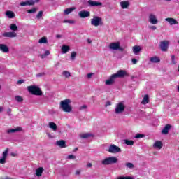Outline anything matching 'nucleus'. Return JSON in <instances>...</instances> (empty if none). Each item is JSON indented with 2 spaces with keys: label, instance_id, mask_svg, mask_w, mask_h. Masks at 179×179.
<instances>
[{
  "label": "nucleus",
  "instance_id": "16",
  "mask_svg": "<svg viewBox=\"0 0 179 179\" xmlns=\"http://www.w3.org/2000/svg\"><path fill=\"white\" fill-rule=\"evenodd\" d=\"M87 3L89 6L93 7V6H101L103 3L101 2L93 1V0H89L87 1Z\"/></svg>",
  "mask_w": 179,
  "mask_h": 179
},
{
  "label": "nucleus",
  "instance_id": "1",
  "mask_svg": "<svg viewBox=\"0 0 179 179\" xmlns=\"http://www.w3.org/2000/svg\"><path fill=\"white\" fill-rule=\"evenodd\" d=\"M71 101L69 99H66L60 102L59 109L62 110L64 113H71L72 106L71 105Z\"/></svg>",
  "mask_w": 179,
  "mask_h": 179
},
{
  "label": "nucleus",
  "instance_id": "5",
  "mask_svg": "<svg viewBox=\"0 0 179 179\" xmlns=\"http://www.w3.org/2000/svg\"><path fill=\"white\" fill-rule=\"evenodd\" d=\"M91 24L92 26H103V19L99 16H94L92 19H91Z\"/></svg>",
  "mask_w": 179,
  "mask_h": 179
},
{
  "label": "nucleus",
  "instance_id": "12",
  "mask_svg": "<svg viewBox=\"0 0 179 179\" xmlns=\"http://www.w3.org/2000/svg\"><path fill=\"white\" fill-rule=\"evenodd\" d=\"M117 78H124L128 76V73L125 70H119L117 73L113 74Z\"/></svg>",
  "mask_w": 179,
  "mask_h": 179
},
{
  "label": "nucleus",
  "instance_id": "18",
  "mask_svg": "<svg viewBox=\"0 0 179 179\" xmlns=\"http://www.w3.org/2000/svg\"><path fill=\"white\" fill-rule=\"evenodd\" d=\"M171 129V124H166L162 131V135H167L169 134V131Z\"/></svg>",
  "mask_w": 179,
  "mask_h": 179
},
{
  "label": "nucleus",
  "instance_id": "22",
  "mask_svg": "<svg viewBox=\"0 0 179 179\" xmlns=\"http://www.w3.org/2000/svg\"><path fill=\"white\" fill-rule=\"evenodd\" d=\"M153 148L155 149H162L163 148V143L160 141H157L154 144H153Z\"/></svg>",
  "mask_w": 179,
  "mask_h": 179
},
{
  "label": "nucleus",
  "instance_id": "47",
  "mask_svg": "<svg viewBox=\"0 0 179 179\" xmlns=\"http://www.w3.org/2000/svg\"><path fill=\"white\" fill-rule=\"evenodd\" d=\"M171 58L172 64L176 65V64H177V62H176V56L175 55H171Z\"/></svg>",
  "mask_w": 179,
  "mask_h": 179
},
{
  "label": "nucleus",
  "instance_id": "4",
  "mask_svg": "<svg viewBox=\"0 0 179 179\" xmlns=\"http://www.w3.org/2000/svg\"><path fill=\"white\" fill-rule=\"evenodd\" d=\"M125 111V103L123 101L116 104L115 108V114H122Z\"/></svg>",
  "mask_w": 179,
  "mask_h": 179
},
{
  "label": "nucleus",
  "instance_id": "41",
  "mask_svg": "<svg viewBox=\"0 0 179 179\" xmlns=\"http://www.w3.org/2000/svg\"><path fill=\"white\" fill-rule=\"evenodd\" d=\"M76 57V52H72L71 55V59L72 61H75Z\"/></svg>",
  "mask_w": 179,
  "mask_h": 179
},
{
  "label": "nucleus",
  "instance_id": "53",
  "mask_svg": "<svg viewBox=\"0 0 179 179\" xmlns=\"http://www.w3.org/2000/svg\"><path fill=\"white\" fill-rule=\"evenodd\" d=\"M44 55H45V57H47V56L50 55V51L49 50H45Z\"/></svg>",
  "mask_w": 179,
  "mask_h": 179
},
{
  "label": "nucleus",
  "instance_id": "63",
  "mask_svg": "<svg viewBox=\"0 0 179 179\" xmlns=\"http://www.w3.org/2000/svg\"><path fill=\"white\" fill-rule=\"evenodd\" d=\"M2 111H3V107H0V113H2Z\"/></svg>",
  "mask_w": 179,
  "mask_h": 179
},
{
  "label": "nucleus",
  "instance_id": "36",
  "mask_svg": "<svg viewBox=\"0 0 179 179\" xmlns=\"http://www.w3.org/2000/svg\"><path fill=\"white\" fill-rule=\"evenodd\" d=\"M125 166L127 169H134L135 167V165L131 162L126 163Z\"/></svg>",
  "mask_w": 179,
  "mask_h": 179
},
{
  "label": "nucleus",
  "instance_id": "31",
  "mask_svg": "<svg viewBox=\"0 0 179 179\" xmlns=\"http://www.w3.org/2000/svg\"><path fill=\"white\" fill-rule=\"evenodd\" d=\"M75 9H76L75 7L66 8V10H64V15H69V13H72V12H73Z\"/></svg>",
  "mask_w": 179,
  "mask_h": 179
},
{
  "label": "nucleus",
  "instance_id": "11",
  "mask_svg": "<svg viewBox=\"0 0 179 179\" xmlns=\"http://www.w3.org/2000/svg\"><path fill=\"white\" fill-rule=\"evenodd\" d=\"M148 21L150 23H151V24H157V23H159L156 15H155L154 14L149 15Z\"/></svg>",
  "mask_w": 179,
  "mask_h": 179
},
{
  "label": "nucleus",
  "instance_id": "56",
  "mask_svg": "<svg viewBox=\"0 0 179 179\" xmlns=\"http://www.w3.org/2000/svg\"><path fill=\"white\" fill-rule=\"evenodd\" d=\"M107 106H111V102L110 101H107L106 102V106L107 107Z\"/></svg>",
  "mask_w": 179,
  "mask_h": 179
},
{
  "label": "nucleus",
  "instance_id": "38",
  "mask_svg": "<svg viewBox=\"0 0 179 179\" xmlns=\"http://www.w3.org/2000/svg\"><path fill=\"white\" fill-rule=\"evenodd\" d=\"M124 143L129 146H132L134 145V141L132 140H124Z\"/></svg>",
  "mask_w": 179,
  "mask_h": 179
},
{
  "label": "nucleus",
  "instance_id": "54",
  "mask_svg": "<svg viewBox=\"0 0 179 179\" xmlns=\"http://www.w3.org/2000/svg\"><path fill=\"white\" fill-rule=\"evenodd\" d=\"M22 83H24V80H20L17 81L18 85H22Z\"/></svg>",
  "mask_w": 179,
  "mask_h": 179
},
{
  "label": "nucleus",
  "instance_id": "45",
  "mask_svg": "<svg viewBox=\"0 0 179 179\" xmlns=\"http://www.w3.org/2000/svg\"><path fill=\"white\" fill-rule=\"evenodd\" d=\"M87 108V105H83V106L79 107L78 110L80 111H82V110H86Z\"/></svg>",
  "mask_w": 179,
  "mask_h": 179
},
{
  "label": "nucleus",
  "instance_id": "20",
  "mask_svg": "<svg viewBox=\"0 0 179 179\" xmlns=\"http://www.w3.org/2000/svg\"><path fill=\"white\" fill-rule=\"evenodd\" d=\"M132 50L135 55H138V54L142 51V48L139 45H135L132 48Z\"/></svg>",
  "mask_w": 179,
  "mask_h": 179
},
{
  "label": "nucleus",
  "instance_id": "50",
  "mask_svg": "<svg viewBox=\"0 0 179 179\" xmlns=\"http://www.w3.org/2000/svg\"><path fill=\"white\" fill-rule=\"evenodd\" d=\"M45 75V73H40L36 74V78H41V76H44Z\"/></svg>",
  "mask_w": 179,
  "mask_h": 179
},
{
  "label": "nucleus",
  "instance_id": "51",
  "mask_svg": "<svg viewBox=\"0 0 179 179\" xmlns=\"http://www.w3.org/2000/svg\"><path fill=\"white\" fill-rule=\"evenodd\" d=\"M131 62H132V64H134V65H135V64H138V59L133 58V59H131Z\"/></svg>",
  "mask_w": 179,
  "mask_h": 179
},
{
  "label": "nucleus",
  "instance_id": "37",
  "mask_svg": "<svg viewBox=\"0 0 179 179\" xmlns=\"http://www.w3.org/2000/svg\"><path fill=\"white\" fill-rule=\"evenodd\" d=\"M62 75L65 76V78H69L71 76V72L68 71H64L62 72Z\"/></svg>",
  "mask_w": 179,
  "mask_h": 179
},
{
  "label": "nucleus",
  "instance_id": "9",
  "mask_svg": "<svg viewBox=\"0 0 179 179\" xmlns=\"http://www.w3.org/2000/svg\"><path fill=\"white\" fill-rule=\"evenodd\" d=\"M23 131V128L21 127H17L15 128H12L6 130V134L10 135V134H16L17 132H22Z\"/></svg>",
  "mask_w": 179,
  "mask_h": 179
},
{
  "label": "nucleus",
  "instance_id": "21",
  "mask_svg": "<svg viewBox=\"0 0 179 179\" xmlns=\"http://www.w3.org/2000/svg\"><path fill=\"white\" fill-rule=\"evenodd\" d=\"M166 22H168L169 24H171V26H173V24H178V22L174 18L168 17L165 19Z\"/></svg>",
  "mask_w": 179,
  "mask_h": 179
},
{
  "label": "nucleus",
  "instance_id": "6",
  "mask_svg": "<svg viewBox=\"0 0 179 179\" xmlns=\"http://www.w3.org/2000/svg\"><path fill=\"white\" fill-rule=\"evenodd\" d=\"M109 48L110 50H118V51H124L125 50V47H121V45H120V42H114V43H111L109 45Z\"/></svg>",
  "mask_w": 179,
  "mask_h": 179
},
{
  "label": "nucleus",
  "instance_id": "30",
  "mask_svg": "<svg viewBox=\"0 0 179 179\" xmlns=\"http://www.w3.org/2000/svg\"><path fill=\"white\" fill-rule=\"evenodd\" d=\"M149 103V95L146 94L143 96V100L141 101V104H148Z\"/></svg>",
  "mask_w": 179,
  "mask_h": 179
},
{
  "label": "nucleus",
  "instance_id": "35",
  "mask_svg": "<svg viewBox=\"0 0 179 179\" xmlns=\"http://www.w3.org/2000/svg\"><path fill=\"white\" fill-rule=\"evenodd\" d=\"M145 136H146L143 134H137L135 135L134 138L136 139H141V138H145Z\"/></svg>",
  "mask_w": 179,
  "mask_h": 179
},
{
  "label": "nucleus",
  "instance_id": "43",
  "mask_svg": "<svg viewBox=\"0 0 179 179\" xmlns=\"http://www.w3.org/2000/svg\"><path fill=\"white\" fill-rule=\"evenodd\" d=\"M63 23H70V24H73L75 21L71 20H65Z\"/></svg>",
  "mask_w": 179,
  "mask_h": 179
},
{
  "label": "nucleus",
  "instance_id": "40",
  "mask_svg": "<svg viewBox=\"0 0 179 179\" xmlns=\"http://www.w3.org/2000/svg\"><path fill=\"white\" fill-rule=\"evenodd\" d=\"M15 100L17 101V103H22V101H23V97L17 95L15 96Z\"/></svg>",
  "mask_w": 179,
  "mask_h": 179
},
{
  "label": "nucleus",
  "instance_id": "58",
  "mask_svg": "<svg viewBox=\"0 0 179 179\" xmlns=\"http://www.w3.org/2000/svg\"><path fill=\"white\" fill-rule=\"evenodd\" d=\"M59 66V62H57L55 64V67L57 68Z\"/></svg>",
  "mask_w": 179,
  "mask_h": 179
},
{
  "label": "nucleus",
  "instance_id": "52",
  "mask_svg": "<svg viewBox=\"0 0 179 179\" xmlns=\"http://www.w3.org/2000/svg\"><path fill=\"white\" fill-rule=\"evenodd\" d=\"M80 173H82V171L80 169L76 171V176H80Z\"/></svg>",
  "mask_w": 179,
  "mask_h": 179
},
{
  "label": "nucleus",
  "instance_id": "24",
  "mask_svg": "<svg viewBox=\"0 0 179 179\" xmlns=\"http://www.w3.org/2000/svg\"><path fill=\"white\" fill-rule=\"evenodd\" d=\"M120 6L122 9H128V7L129 6V2L127 1H121Z\"/></svg>",
  "mask_w": 179,
  "mask_h": 179
},
{
  "label": "nucleus",
  "instance_id": "62",
  "mask_svg": "<svg viewBox=\"0 0 179 179\" xmlns=\"http://www.w3.org/2000/svg\"><path fill=\"white\" fill-rule=\"evenodd\" d=\"M47 135L48 138H52V136H51L50 133H47Z\"/></svg>",
  "mask_w": 179,
  "mask_h": 179
},
{
  "label": "nucleus",
  "instance_id": "17",
  "mask_svg": "<svg viewBox=\"0 0 179 179\" xmlns=\"http://www.w3.org/2000/svg\"><path fill=\"white\" fill-rule=\"evenodd\" d=\"M56 145L57 146H59V148H61V149H64L66 148V143L65 142L64 140L57 141L56 142Z\"/></svg>",
  "mask_w": 179,
  "mask_h": 179
},
{
  "label": "nucleus",
  "instance_id": "29",
  "mask_svg": "<svg viewBox=\"0 0 179 179\" xmlns=\"http://www.w3.org/2000/svg\"><path fill=\"white\" fill-rule=\"evenodd\" d=\"M6 15L7 17H8V19H13V17H15V13L10 10H8L6 12Z\"/></svg>",
  "mask_w": 179,
  "mask_h": 179
},
{
  "label": "nucleus",
  "instance_id": "27",
  "mask_svg": "<svg viewBox=\"0 0 179 179\" xmlns=\"http://www.w3.org/2000/svg\"><path fill=\"white\" fill-rule=\"evenodd\" d=\"M150 62L152 64H157L160 62V58L157 57V56L152 57L150 59Z\"/></svg>",
  "mask_w": 179,
  "mask_h": 179
},
{
  "label": "nucleus",
  "instance_id": "3",
  "mask_svg": "<svg viewBox=\"0 0 179 179\" xmlns=\"http://www.w3.org/2000/svg\"><path fill=\"white\" fill-rule=\"evenodd\" d=\"M27 90L31 94H34V96H43V91L36 85L28 86Z\"/></svg>",
  "mask_w": 179,
  "mask_h": 179
},
{
  "label": "nucleus",
  "instance_id": "8",
  "mask_svg": "<svg viewBox=\"0 0 179 179\" xmlns=\"http://www.w3.org/2000/svg\"><path fill=\"white\" fill-rule=\"evenodd\" d=\"M108 152H109V153H121L122 150L120 147L114 144H111L108 148Z\"/></svg>",
  "mask_w": 179,
  "mask_h": 179
},
{
  "label": "nucleus",
  "instance_id": "61",
  "mask_svg": "<svg viewBox=\"0 0 179 179\" xmlns=\"http://www.w3.org/2000/svg\"><path fill=\"white\" fill-rule=\"evenodd\" d=\"M61 37H62V36L59 34L56 35V38H61Z\"/></svg>",
  "mask_w": 179,
  "mask_h": 179
},
{
  "label": "nucleus",
  "instance_id": "57",
  "mask_svg": "<svg viewBox=\"0 0 179 179\" xmlns=\"http://www.w3.org/2000/svg\"><path fill=\"white\" fill-rule=\"evenodd\" d=\"M87 41L88 44H92V41L89 38L87 40Z\"/></svg>",
  "mask_w": 179,
  "mask_h": 179
},
{
  "label": "nucleus",
  "instance_id": "39",
  "mask_svg": "<svg viewBox=\"0 0 179 179\" xmlns=\"http://www.w3.org/2000/svg\"><path fill=\"white\" fill-rule=\"evenodd\" d=\"M37 10H38L37 8H32L31 10H27V13H30V14L36 13V12H37Z\"/></svg>",
  "mask_w": 179,
  "mask_h": 179
},
{
  "label": "nucleus",
  "instance_id": "25",
  "mask_svg": "<svg viewBox=\"0 0 179 179\" xmlns=\"http://www.w3.org/2000/svg\"><path fill=\"white\" fill-rule=\"evenodd\" d=\"M43 171H44V168L43 167H39L36 170V176L37 177H41L43 174Z\"/></svg>",
  "mask_w": 179,
  "mask_h": 179
},
{
  "label": "nucleus",
  "instance_id": "59",
  "mask_svg": "<svg viewBox=\"0 0 179 179\" xmlns=\"http://www.w3.org/2000/svg\"><path fill=\"white\" fill-rule=\"evenodd\" d=\"M92 163H88L87 164V167H92Z\"/></svg>",
  "mask_w": 179,
  "mask_h": 179
},
{
  "label": "nucleus",
  "instance_id": "15",
  "mask_svg": "<svg viewBox=\"0 0 179 179\" xmlns=\"http://www.w3.org/2000/svg\"><path fill=\"white\" fill-rule=\"evenodd\" d=\"M3 37H8L9 38H13L17 37V34L15 31L6 32L3 34Z\"/></svg>",
  "mask_w": 179,
  "mask_h": 179
},
{
  "label": "nucleus",
  "instance_id": "14",
  "mask_svg": "<svg viewBox=\"0 0 179 179\" xmlns=\"http://www.w3.org/2000/svg\"><path fill=\"white\" fill-rule=\"evenodd\" d=\"M78 16L82 19L89 17L90 16V12L86 10H82L78 13Z\"/></svg>",
  "mask_w": 179,
  "mask_h": 179
},
{
  "label": "nucleus",
  "instance_id": "42",
  "mask_svg": "<svg viewBox=\"0 0 179 179\" xmlns=\"http://www.w3.org/2000/svg\"><path fill=\"white\" fill-rule=\"evenodd\" d=\"M43 17V11H39L36 15V19H41Z\"/></svg>",
  "mask_w": 179,
  "mask_h": 179
},
{
  "label": "nucleus",
  "instance_id": "48",
  "mask_svg": "<svg viewBox=\"0 0 179 179\" xmlns=\"http://www.w3.org/2000/svg\"><path fill=\"white\" fill-rule=\"evenodd\" d=\"M7 115H8V117H10V115H12V109L10 108H8Z\"/></svg>",
  "mask_w": 179,
  "mask_h": 179
},
{
  "label": "nucleus",
  "instance_id": "2",
  "mask_svg": "<svg viewBox=\"0 0 179 179\" xmlns=\"http://www.w3.org/2000/svg\"><path fill=\"white\" fill-rule=\"evenodd\" d=\"M102 166H111L112 164H115L118 163V158L117 157L111 156L108 157L105 159H103L101 162Z\"/></svg>",
  "mask_w": 179,
  "mask_h": 179
},
{
  "label": "nucleus",
  "instance_id": "7",
  "mask_svg": "<svg viewBox=\"0 0 179 179\" xmlns=\"http://www.w3.org/2000/svg\"><path fill=\"white\" fill-rule=\"evenodd\" d=\"M170 44V41L165 40L160 42L159 44V48L161 51H163V52H166L167 50H169V45Z\"/></svg>",
  "mask_w": 179,
  "mask_h": 179
},
{
  "label": "nucleus",
  "instance_id": "33",
  "mask_svg": "<svg viewBox=\"0 0 179 179\" xmlns=\"http://www.w3.org/2000/svg\"><path fill=\"white\" fill-rule=\"evenodd\" d=\"M68 51H69V46L64 45L62 47V52L63 54H66V52H68Z\"/></svg>",
  "mask_w": 179,
  "mask_h": 179
},
{
  "label": "nucleus",
  "instance_id": "19",
  "mask_svg": "<svg viewBox=\"0 0 179 179\" xmlns=\"http://www.w3.org/2000/svg\"><path fill=\"white\" fill-rule=\"evenodd\" d=\"M0 51H1L2 52H5L6 54V53L9 52V48L3 43H1L0 44Z\"/></svg>",
  "mask_w": 179,
  "mask_h": 179
},
{
  "label": "nucleus",
  "instance_id": "23",
  "mask_svg": "<svg viewBox=\"0 0 179 179\" xmlns=\"http://www.w3.org/2000/svg\"><path fill=\"white\" fill-rule=\"evenodd\" d=\"M27 5H29V6H33L34 5V1L33 0H29L27 1H22L20 3V6H26Z\"/></svg>",
  "mask_w": 179,
  "mask_h": 179
},
{
  "label": "nucleus",
  "instance_id": "60",
  "mask_svg": "<svg viewBox=\"0 0 179 179\" xmlns=\"http://www.w3.org/2000/svg\"><path fill=\"white\" fill-rule=\"evenodd\" d=\"M40 57H41V58H42V59H44V58H45V55L43 54V55H40Z\"/></svg>",
  "mask_w": 179,
  "mask_h": 179
},
{
  "label": "nucleus",
  "instance_id": "10",
  "mask_svg": "<svg viewBox=\"0 0 179 179\" xmlns=\"http://www.w3.org/2000/svg\"><path fill=\"white\" fill-rule=\"evenodd\" d=\"M8 153H9V148H6L5 151L3 152L2 157L0 159V164H5V163H6Z\"/></svg>",
  "mask_w": 179,
  "mask_h": 179
},
{
  "label": "nucleus",
  "instance_id": "32",
  "mask_svg": "<svg viewBox=\"0 0 179 179\" xmlns=\"http://www.w3.org/2000/svg\"><path fill=\"white\" fill-rule=\"evenodd\" d=\"M39 44H47L48 43V41L47 40V37L43 36L38 41Z\"/></svg>",
  "mask_w": 179,
  "mask_h": 179
},
{
  "label": "nucleus",
  "instance_id": "34",
  "mask_svg": "<svg viewBox=\"0 0 179 179\" xmlns=\"http://www.w3.org/2000/svg\"><path fill=\"white\" fill-rule=\"evenodd\" d=\"M10 29L13 31H17V26L16 25V24H12L10 25Z\"/></svg>",
  "mask_w": 179,
  "mask_h": 179
},
{
  "label": "nucleus",
  "instance_id": "28",
  "mask_svg": "<svg viewBox=\"0 0 179 179\" xmlns=\"http://www.w3.org/2000/svg\"><path fill=\"white\" fill-rule=\"evenodd\" d=\"M49 128L53 129V131H57L58 129V126H57V124L55 122H50Z\"/></svg>",
  "mask_w": 179,
  "mask_h": 179
},
{
  "label": "nucleus",
  "instance_id": "46",
  "mask_svg": "<svg viewBox=\"0 0 179 179\" xmlns=\"http://www.w3.org/2000/svg\"><path fill=\"white\" fill-rule=\"evenodd\" d=\"M67 159H69V160L75 159H76V156H75L73 155H68Z\"/></svg>",
  "mask_w": 179,
  "mask_h": 179
},
{
  "label": "nucleus",
  "instance_id": "55",
  "mask_svg": "<svg viewBox=\"0 0 179 179\" xmlns=\"http://www.w3.org/2000/svg\"><path fill=\"white\" fill-rule=\"evenodd\" d=\"M149 29H151L152 30H156V29H157V27H156V26H150V27H149Z\"/></svg>",
  "mask_w": 179,
  "mask_h": 179
},
{
  "label": "nucleus",
  "instance_id": "64",
  "mask_svg": "<svg viewBox=\"0 0 179 179\" xmlns=\"http://www.w3.org/2000/svg\"><path fill=\"white\" fill-rule=\"evenodd\" d=\"M78 148H74L73 152H78Z\"/></svg>",
  "mask_w": 179,
  "mask_h": 179
},
{
  "label": "nucleus",
  "instance_id": "26",
  "mask_svg": "<svg viewBox=\"0 0 179 179\" xmlns=\"http://www.w3.org/2000/svg\"><path fill=\"white\" fill-rule=\"evenodd\" d=\"M94 135L90 134V133H85V134H80V137L82 138V139H87L88 138H92L93 137Z\"/></svg>",
  "mask_w": 179,
  "mask_h": 179
},
{
  "label": "nucleus",
  "instance_id": "44",
  "mask_svg": "<svg viewBox=\"0 0 179 179\" xmlns=\"http://www.w3.org/2000/svg\"><path fill=\"white\" fill-rule=\"evenodd\" d=\"M117 179H134V178L131 176H120Z\"/></svg>",
  "mask_w": 179,
  "mask_h": 179
},
{
  "label": "nucleus",
  "instance_id": "13",
  "mask_svg": "<svg viewBox=\"0 0 179 179\" xmlns=\"http://www.w3.org/2000/svg\"><path fill=\"white\" fill-rule=\"evenodd\" d=\"M115 79H117L115 76H114V74H113L112 76H110L109 79H108L105 81V83L107 86H111V85H114V83L115 82Z\"/></svg>",
  "mask_w": 179,
  "mask_h": 179
},
{
  "label": "nucleus",
  "instance_id": "49",
  "mask_svg": "<svg viewBox=\"0 0 179 179\" xmlns=\"http://www.w3.org/2000/svg\"><path fill=\"white\" fill-rule=\"evenodd\" d=\"M93 75H94V73H90L87 74V79H92V77L93 76Z\"/></svg>",
  "mask_w": 179,
  "mask_h": 179
}]
</instances>
